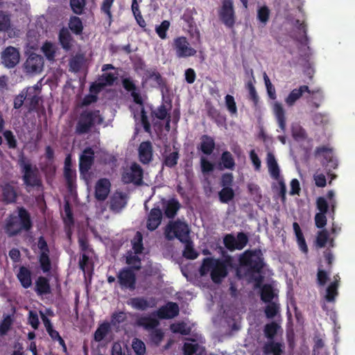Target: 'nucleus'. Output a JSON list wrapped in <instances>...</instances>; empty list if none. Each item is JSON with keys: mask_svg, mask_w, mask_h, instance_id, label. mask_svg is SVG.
I'll use <instances>...</instances> for the list:
<instances>
[{"mask_svg": "<svg viewBox=\"0 0 355 355\" xmlns=\"http://www.w3.org/2000/svg\"><path fill=\"white\" fill-rule=\"evenodd\" d=\"M235 267L234 258L227 254L223 259L205 257L202 259L199 268L200 276L210 274L211 279L215 284H220L228 275L229 270Z\"/></svg>", "mask_w": 355, "mask_h": 355, "instance_id": "f257e3e1", "label": "nucleus"}, {"mask_svg": "<svg viewBox=\"0 0 355 355\" xmlns=\"http://www.w3.org/2000/svg\"><path fill=\"white\" fill-rule=\"evenodd\" d=\"M239 263L245 269V275L253 280L259 286L263 282V270L266 263L259 249L247 250L239 258Z\"/></svg>", "mask_w": 355, "mask_h": 355, "instance_id": "f03ea898", "label": "nucleus"}, {"mask_svg": "<svg viewBox=\"0 0 355 355\" xmlns=\"http://www.w3.org/2000/svg\"><path fill=\"white\" fill-rule=\"evenodd\" d=\"M18 215L10 214L5 220L3 230L11 238L20 234L23 231L28 232L33 227L30 213L23 207H18Z\"/></svg>", "mask_w": 355, "mask_h": 355, "instance_id": "7ed1b4c3", "label": "nucleus"}, {"mask_svg": "<svg viewBox=\"0 0 355 355\" xmlns=\"http://www.w3.org/2000/svg\"><path fill=\"white\" fill-rule=\"evenodd\" d=\"M103 122L104 117L100 110L90 108L83 109L77 115L75 133L77 135H87Z\"/></svg>", "mask_w": 355, "mask_h": 355, "instance_id": "20e7f679", "label": "nucleus"}, {"mask_svg": "<svg viewBox=\"0 0 355 355\" xmlns=\"http://www.w3.org/2000/svg\"><path fill=\"white\" fill-rule=\"evenodd\" d=\"M122 86L125 91L130 92V95L133 98V101L139 105H141V123L143 125L144 130L146 132H151V125L148 121L147 114L143 106L144 101L142 97L139 93V91L136 86L134 80L130 78H123L121 80Z\"/></svg>", "mask_w": 355, "mask_h": 355, "instance_id": "39448f33", "label": "nucleus"}, {"mask_svg": "<svg viewBox=\"0 0 355 355\" xmlns=\"http://www.w3.org/2000/svg\"><path fill=\"white\" fill-rule=\"evenodd\" d=\"M164 237L167 241L178 239L180 242L190 239V229L187 223L178 219L170 221L164 228Z\"/></svg>", "mask_w": 355, "mask_h": 355, "instance_id": "423d86ee", "label": "nucleus"}, {"mask_svg": "<svg viewBox=\"0 0 355 355\" xmlns=\"http://www.w3.org/2000/svg\"><path fill=\"white\" fill-rule=\"evenodd\" d=\"M19 165L23 173L22 180L26 187H38L42 186V180L38 175L37 166H33L24 156L19 159Z\"/></svg>", "mask_w": 355, "mask_h": 355, "instance_id": "0eeeda50", "label": "nucleus"}, {"mask_svg": "<svg viewBox=\"0 0 355 355\" xmlns=\"http://www.w3.org/2000/svg\"><path fill=\"white\" fill-rule=\"evenodd\" d=\"M218 17L222 23L227 28H232L234 26L236 14L233 0H221Z\"/></svg>", "mask_w": 355, "mask_h": 355, "instance_id": "6e6552de", "label": "nucleus"}, {"mask_svg": "<svg viewBox=\"0 0 355 355\" xmlns=\"http://www.w3.org/2000/svg\"><path fill=\"white\" fill-rule=\"evenodd\" d=\"M144 171L136 162L131 164L130 169L123 171L121 174V180L124 184L132 183L137 186L144 184Z\"/></svg>", "mask_w": 355, "mask_h": 355, "instance_id": "1a4fd4ad", "label": "nucleus"}, {"mask_svg": "<svg viewBox=\"0 0 355 355\" xmlns=\"http://www.w3.org/2000/svg\"><path fill=\"white\" fill-rule=\"evenodd\" d=\"M44 63L42 55L31 53L23 64L24 71L31 75L40 73L43 69Z\"/></svg>", "mask_w": 355, "mask_h": 355, "instance_id": "9d476101", "label": "nucleus"}, {"mask_svg": "<svg viewBox=\"0 0 355 355\" xmlns=\"http://www.w3.org/2000/svg\"><path fill=\"white\" fill-rule=\"evenodd\" d=\"M117 279L121 289L134 291L136 288V275L130 268L120 270L117 274Z\"/></svg>", "mask_w": 355, "mask_h": 355, "instance_id": "9b49d317", "label": "nucleus"}, {"mask_svg": "<svg viewBox=\"0 0 355 355\" xmlns=\"http://www.w3.org/2000/svg\"><path fill=\"white\" fill-rule=\"evenodd\" d=\"M322 155L326 162L322 163L327 168H328L327 175L334 180L336 178V175L331 173V169H335L338 166V162L331 155V150L327 146H322L317 147L315 150V155L319 156Z\"/></svg>", "mask_w": 355, "mask_h": 355, "instance_id": "f8f14e48", "label": "nucleus"}, {"mask_svg": "<svg viewBox=\"0 0 355 355\" xmlns=\"http://www.w3.org/2000/svg\"><path fill=\"white\" fill-rule=\"evenodd\" d=\"M304 92H307L309 94H320V101L324 98L323 93L320 89L311 90L307 85H301L299 88L293 89L286 98L285 102L287 105L293 106L302 96Z\"/></svg>", "mask_w": 355, "mask_h": 355, "instance_id": "ddd939ff", "label": "nucleus"}, {"mask_svg": "<svg viewBox=\"0 0 355 355\" xmlns=\"http://www.w3.org/2000/svg\"><path fill=\"white\" fill-rule=\"evenodd\" d=\"M1 58L5 67L12 69L19 62L20 53L17 48L9 46L1 52Z\"/></svg>", "mask_w": 355, "mask_h": 355, "instance_id": "4468645a", "label": "nucleus"}, {"mask_svg": "<svg viewBox=\"0 0 355 355\" xmlns=\"http://www.w3.org/2000/svg\"><path fill=\"white\" fill-rule=\"evenodd\" d=\"M173 47L179 58L193 56L196 53V50L189 46L187 37L184 36L178 37L174 40Z\"/></svg>", "mask_w": 355, "mask_h": 355, "instance_id": "2eb2a0df", "label": "nucleus"}, {"mask_svg": "<svg viewBox=\"0 0 355 355\" xmlns=\"http://www.w3.org/2000/svg\"><path fill=\"white\" fill-rule=\"evenodd\" d=\"M14 184H17V182L11 181L0 184L1 202L5 205L13 204L17 202L18 197L17 188L13 185Z\"/></svg>", "mask_w": 355, "mask_h": 355, "instance_id": "dca6fc26", "label": "nucleus"}, {"mask_svg": "<svg viewBox=\"0 0 355 355\" xmlns=\"http://www.w3.org/2000/svg\"><path fill=\"white\" fill-rule=\"evenodd\" d=\"M180 309L177 303L168 302L165 305L162 306L155 313V315L161 320L171 319L179 315Z\"/></svg>", "mask_w": 355, "mask_h": 355, "instance_id": "f3484780", "label": "nucleus"}, {"mask_svg": "<svg viewBox=\"0 0 355 355\" xmlns=\"http://www.w3.org/2000/svg\"><path fill=\"white\" fill-rule=\"evenodd\" d=\"M94 162V150L91 147L85 148L79 159V171L80 174L86 173L91 168Z\"/></svg>", "mask_w": 355, "mask_h": 355, "instance_id": "a211bd4d", "label": "nucleus"}, {"mask_svg": "<svg viewBox=\"0 0 355 355\" xmlns=\"http://www.w3.org/2000/svg\"><path fill=\"white\" fill-rule=\"evenodd\" d=\"M162 217V209L159 206L154 207L148 214L146 228L150 231L155 230L160 225Z\"/></svg>", "mask_w": 355, "mask_h": 355, "instance_id": "6ab92c4d", "label": "nucleus"}, {"mask_svg": "<svg viewBox=\"0 0 355 355\" xmlns=\"http://www.w3.org/2000/svg\"><path fill=\"white\" fill-rule=\"evenodd\" d=\"M127 304L132 309L139 311H145L148 308H153L156 306V300L155 298L151 297L148 301L144 297H135L130 298Z\"/></svg>", "mask_w": 355, "mask_h": 355, "instance_id": "aec40b11", "label": "nucleus"}, {"mask_svg": "<svg viewBox=\"0 0 355 355\" xmlns=\"http://www.w3.org/2000/svg\"><path fill=\"white\" fill-rule=\"evenodd\" d=\"M111 183L107 178H101L96 183L95 198L99 201L105 200L110 191Z\"/></svg>", "mask_w": 355, "mask_h": 355, "instance_id": "412c9836", "label": "nucleus"}, {"mask_svg": "<svg viewBox=\"0 0 355 355\" xmlns=\"http://www.w3.org/2000/svg\"><path fill=\"white\" fill-rule=\"evenodd\" d=\"M153 146L150 141H142L139 146V161L144 164H149L153 159Z\"/></svg>", "mask_w": 355, "mask_h": 355, "instance_id": "4be33fe9", "label": "nucleus"}, {"mask_svg": "<svg viewBox=\"0 0 355 355\" xmlns=\"http://www.w3.org/2000/svg\"><path fill=\"white\" fill-rule=\"evenodd\" d=\"M162 208L164 214L168 218H173L180 208V203L175 198L168 200H162Z\"/></svg>", "mask_w": 355, "mask_h": 355, "instance_id": "5701e85b", "label": "nucleus"}, {"mask_svg": "<svg viewBox=\"0 0 355 355\" xmlns=\"http://www.w3.org/2000/svg\"><path fill=\"white\" fill-rule=\"evenodd\" d=\"M126 205L125 196L120 191H116L110 200V209L116 212L120 211Z\"/></svg>", "mask_w": 355, "mask_h": 355, "instance_id": "b1692460", "label": "nucleus"}, {"mask_svg": "<svg viewBox=\"0 0 355 355\" xmlns=\"http://www.w3.org/2000/svg\"><path fill=\"white\" fill-rule=\"evenodd\" d=\"M17 278L24 288H28L32 286V272L26 266L19 267Z\"/></svg>", "mask_w": 355, "mask_h": 355, "instance_id": "393cba45", "label": "nucleus"}, {"mask_svg": "<svg viewBox=\"0 0 355 355\" xmlns=\"http://www.w3.org/2000/svg\"><path fill=\"white\" fill-rule=\"evenodd\" d=\"M35 291L38 295H45L51 293L49 279L44 276H40L35 281Z\"/></svg>", "mask_w": 355, "mask_h": 355, "instance_id": "a878e982", "label": "nucleus"}, {"mask_svg": "<svg viewBox=\"0 0 355 355\" xmlns=\"http://www.w3.org/2000/svg\"><path fill=\"white\" fill-rule=\"evenodd\" d=\"M26 106L28 111L37 110L41 102V97L34 94V89H27L26 92Z\"/></svg>", "mask_w": 355, "mask_h": 355, "instance_id": "bb28decb", "label": "nucleus"}, {"mask_svg": "<svg viewBox=\"0 0 355 355\" xmlns=\"http://www.w3.org/2000/svg\"><path fill=\"white\" fill-rule=\"evenodd\" d=\"M5 121L3 118V115L0 112V132L3 133L5 139L7 141V145L9 148L15 149L17 146V141L14 135L13 132L10 130H4Z\"/></svg>", "mask_w": 355, "mask_h": 355, "instance_id": "cd10ccee", "label": "nucleus"}, {"mask_svg": "<svg viewBox=\"0 0 355 355\" xmlns=\"http://www.w3.org/2000/svg\"><path fill=\"white\" fill-rule=\"evenodd\" d=\"M200 144V150L203 154L210 155L215 149V141L212 137L207 135H203Z\"/></svg>", "mask_w": 355, "mask_h": 355, "instance_id": "c85d7f7f", "label": "nucleus"}, {"mask_svg": "<svg viewBox=\"0 0 355 355\" xmlns=\"http://www.w3.org/2000/svg\"><path fill=\"white\" fill-rule=\"evenodd\" d=\"M117 77L112 73H105L102 74L99 78V83L96 85H92L91 90H95L96 92H99L101 88L105 86H112L114 85Z\"/></svg>", "mask_w": 355, "mask_h": 355, "instance_id": "c756f323", "label": "nucleus"}, {"mask_svg": "<svg viewBox=\"0 0 355 355\" xmlns=\"http://www.w3.org/2000/svg\"><path fill=\"white\" fill-rule=\"evenodd\" d=\"M266 160L270 176L275 180H279L280 178V170L274 155L272 153H268Z\"/></svg>", "mask_w": 355, "mask_h": 355, "instance_id": "7c9ffc66", "label": "nucleus"}, {"mask_svg": "<svg viewBox=\"0 0 355 355\" xmlns=\"http://www.w3.org/2000/svg\"><path fill=\"white\" fill-rule=\"evenodd\" d=\"M273 110L279 128L284 132L286 130V116L282 104L278 102L275 103Z\"/></svg>", "mask_w": 355, "mask_h": 355, "instance_id": "2f4dec72", "label": "nucleus"}, {"mask_svg": "<svg viewBox=\"0 0 355 355\" xmlns=\"http://www.w3.org/2000/svg\"><path fill=\"white\" fill-rule=\"evenodd\" d=\"M295 24L297 29L302 32L299 33V35L296 36L295 40L302 46H306L309 44V37L307 36V28L306 25L304 22H301L300 20L297 19Z\"/></svg>", "mask_w": 355, "mask_h": 355, "instance_id": "473e14b6", "label": "nucleus"}, {"mask_svg": "<svg viewBox=\"0 0 355 355\" xmlns=\"http://www.w3.org/2000/svg\"><path fill=\"white\" fill-rule=\"evenodd\" d=\"M184 244V248L182 252V256L187 259H195L198 257V253L194 249V245L192 240L190 239L182 242Z\"/></svg>", "mask_w": 355, "mask_h": 355, "instance_id": "72a5a7b5", "label": "nucleus"}, {"mask_svg": "<svg viewBox=\"0 0 355 355\" xmlns=\"http://www.w3.org/2000/svg\"><path fill=\"white\" fill-rule=\"evenodd\" d=\"M136 324L139 327H142L146 329H154L159 325V321L150 316H141L136 321Z\"/></svg>", "mask_w": 355, "mask_h": 355, "instance_id": "f704fd0d", "label": "nucleus"}, {"mask_svg": "<svg viewBox=\"0 0 355 355\" xmlns=\"http://www.w3.org/2000/svg\"><path fill=\"white\" fill-rule=\"evenodd\" d=\"M59 42L64 49L69 50L71 48L72 37L67 28H62L58 35Z\"/></svg>", "mask_w": 355, "mask_h": 355, "instance_id": "c9c22d12", "label": "nucleus"}, {"mask_svg": "<svg viewBox=\"0 0 355 355\" xmlns=\"http://www.w3.org/2000/svg\"><path fill=\"white\" fill-rule=\"evenodd\" d=\"M220 164L223 168L233 171L235 168V160L232 153L227 150L223 151L220 156Z\"/></svg>", "mask_w": 355, "mask_h": 355, "instance_id": "e433bc0d", "label": "nucleus"}, {"mask_svg": "<svg viewBox=\"0 0 355 355\" xmlns=\"http://www.w3.org/2000/svg\"><path fill=\"white\" fill-rule=\"evenodd\" d=\"M69 28L75 35H81L83 31V21L79 17L71 16L69 20Z\"/></svg>", "mask_w": 355, "mask_h": 355, "instance_id": "4c0bfd02", "label": "nucleus"}, {"mask_svg": "<svg viewBox=\"0 0 355 355\" xmlns=\"http://www.w3.org/2000/svg\"><path fill=\"white\" fill-rule=\"evenodd\" d=\"M270 10L267 6H262L257 9V18L263 27L269 21Z\"/></svg>", "mask_w": 355, "mask_h": 355, "instance_id": "58836bf2", "label": "nucleus"}, {"mask_svg": "<svg viewBox=\"0 0 355 355\" xmlns=\"http://www.w3.org/2000/svg\"><path fill=\"white\" fill-rule=\"evenodd\" d=\"M283 350V345L281 343L275 342L272 340L268 341L263 346V352L265 355H269Z\"/></svg>", "mask_w": 355, "mask_h": 355, "instance_id": "ea45409f", "label": "nucleus"}, {"mask_svg": "<svg viewBox=\"0 0 355 355\" xmlns=\"http://www.w3.org/2000/svg\"><path fill=\"white\" fill-rule=\"evenodd\" d=\"M235 196L234 191L232 187H223L218 192L219 200L222 203L227 204L234 199Z\"/></svg>", "mask_w": 355, "mask_h": 355, "instance_id": "a19ab883", "label": "nucleus"}, {"mask_svg": "<svg viewBox=\"0 0 355 355\" xmlns=\"http://www.w3.org/2000/svg\"><path fill=\"white\" fill-rule=\"evenodd\" d=\"M10 14L8 12L0 11V32H8L11 28Z\"/></svg>", "mask_w": 355, "mask_h": 355, "instance_id": "79ce46f5", "label": "nucleus"}, {"mask_svg": "<svg viewBox=\"0 0 355 355\" xmlns=\"http://www.w3.org/2000/svg\"><path fill=\"white\" fill-rule=\"evenodd\" d=\"M171 108V104L169 105V108H167L164 103H162L156 110L152 111L151 116L159 120H165L168 116H171L168 113Z\"/></svg>", "mask_w": 355, "mask_h": 355, "instance_id": "37998d69", "label": "nucleus"}, {"mask_svg": "<svg viewBox=\"0 0 355 355\" xmlns=\"http://www.w3.org/2000/svg\"><path fill=\"white\" fill-rule=\"evenodd\" d=\"M338 281L335 280L331 282L329 286L327 288V293L325 295V299L327 302H333L335 301L336 296L338 294Z\"/></svg>", "mask_w": 355, "mask_h": 355, "instance_id": "c03bdc74", "label": "nucleus"}, {"mask_svg": "<svg viewBox=\"0 0 355 355\" xmlns=\"http://www.w3.org/2000/svg\"><path fill=\"white\" fill-rule=\"evenodd\" d=\"M110 330V324L107 322H104L99 325L94 333V340L96 342H101L103 340L105 337L107 335Z\"/></svg>", "mask_w": 355, "mask_h": 355, "instance_id": "a18cd8bd", "label": "nucleus"}, {"mask_svg": "<svg viewBox=\"0 0 355 355\" xmlns=\"http://www.w3.org/2000/svg\"><path fill=\"white\" fill-rule=\"evenodd\" d=\"M13 324V319L9 314L3 315V320L0 322V336H5L10 330Z\"/></svg>", "mask_w": 355, "mask_h": 355, "instance_id": "49530a36", "label": "nucleus"}, {"mask_svg": "<svg viewBox=\"0 0 355 355\" xmlns=\"http://www.w3.org/2000/svg\"><path fill=\"white\" fill-rule=\"evenodd\" d=\"M69 5L73 13L81 15L85 12L86 0H70Z\"/></svg>", "mask_w": 355, "mask_h": 355, "instance_id": "de8ad7c7", "label": "nucleus"}, {"mask_svg": "<svg viewBox=\"0 0 355 355\" xmlns=\"http://www.w3.org/2000/svg\"><path fill=\"white\" fill-rule=\"evenodd\" d=\"M49 254V253L41 252L39 256V263L44 273L50 272L51 269V262Z\"/></svg>", "mask_w": 355, "mask_h": 355, "instance_id": "09e8293b", "label": "nucleus"}, {"mask_svg": "<svg viewBox=\"0 0 355 355\" xmlns=\"http://www.w3.org/2000/svg\"><path fill=\"white\" fill-rule=\"evenodd\" d=\"M179 157L178 151L172 152L164 157L163 165L168 168H173L177 165Z\"/></svg>", "mask_w": 355, "mask_h": 355, "instance_id": "8fccbe9b", "label": "nucleus"}, {"mask_svg": "<svg viewBox=\"0 0 355 355\" xmlns=\"http://www.w3.org/2000/svg\"><path fill=\"white\" fill-rule=\"evenodd\" d=\"M261 300L264 302H271L274 297L272 287L269 284H265L261 289Z\"/></svg>", "mask_w": 355, "mask_h": 355, "instance_id": "3c124183", "label": "nucleus"}, {"mask_svg": "<svg viewBox=\"0 0 355 355\" xmlns=\"http://www.w3.org/2000/svg\"><path fill=\"white\" fill-rule=\"evenodd\" d=\"M64 211L65 217L64 218V223L66 226L71 227L74 225L73 214L69 201H66L64 205Z\"/></svg>", "mask_w": 355, "mask_h": 355, "instance_id": "603ef678", "label": "nucleus"}, {"mask_svg": "<svg viewBox=\"0 0 355 355\" xmlns=\"http://www.w3.org/2000/svg\"><path fill=\"white\" fill-rule=\"evenodd\" d=\"M278 328L279 325L275 322L266 324L263 329L265 336L268 339L273 340L277 333Z\"/></svg>", "mask_w": 355, "mask_h": 355, "instance_id": "864d4df0", "label": "nucleus"}, {"mask_svg": "<svg viewBox=\"0 0 355 355\" xmlns=\"http://www.w3.org/2000/svg\"><path fill=\"white\" fill-rule=\"evenodd\" d=\"M132 249L136 254H141L144 250L142 234L137 232L132 241Z\"/></svg>", "mask_w": 355, "mask_h": 355, "instance_id": "5fc2aeb1", "label": "nucleus"}, {"mask_svg": "<svg viewBox=\"0 0 355 355\" xmlns=\"http://www.w3.org/2000/svg\"><path fill=\"white\" fill-rule=\"evenodd\" d=\"M64 177L66 180L67 187L69 190L71 191L76 178V171L73 169L64 170Z\"/></svg>", "mask_w": 355, "mask_h": 355, "instance_id": "6e6d98bb", "label": "nucleus"}, {"mask_svg": "<svg viewBox=\"0 0 355 355\" xmlns=\"http://www.w3.org/2000/svg\"><path fill=\"white\" fill-rule=\"evenodd\" d=\"M170 21L168 20H164L161 24L155 27V32L162 40L167 38V31L170 27Z\"/></svg>", "mask_w": 355, "mask_h": 355, "instance_id": "4d7b16f0", "label": "nucleus"}, {"mask_svg": "<svg viewBox=\"0 0 355 355\" xmlns=\"http://www.w3.org/2000/svg\"><path fill=\"white\" fill-rule=\"evenodd\" d=\"M42 50L47 60L50 61L55 60V50L52 43L46 42L43 44Z\"/></svg>", "mask_w": 355, "mask_h": 355, "instance_id": "13d9d810", "label": "nucleus"}, {"mask_svg": "<svg viewBox=\"0 0 355 355\" xmlns=\"http://www.w3.org/2000/svg\"><path fill=\"white\" fill-rule=\"evenodd\" d=\"M171 329L173 333H178L184 336H187L190 334V329L188 328L187 324L183 322L171 324Z\"/></svg>", "mask_w": 355, "mask_h": 355, "instance_id": "bf43d9fd", "label": "nucleus"}, {"mask_svg": "<svg viewBox=\"0 0 355 355\" xmlns=\"http://www.w3.org/2000/svg\"><path fill=\"white\" fill-rule=\"evenodd\" d=\"M164 338V333L160 329H154L150 334V340L156 346H158Z\"/></svg>", "mask_w": 355, "mask_h": 355, "instance_id": "052dcab7", "label": "nucleus"}, {"mask_svg": "<svg viewBox=\"0 0 355 355\" xmlns=\"http://www.w3.org/2000/svg\"><path fill=\"white\" fill-rule=\"evenodd\" d=\"M223 243L225 248L230 251L237 250L236 238L232 234H227L224 236Z\"/></svg>", "mask_w": 355, "mask_h": 355, "instance_id": "680f3d73", "label": "nucleus"}, {"mask_svg": "<svg viewBox=\"0 0 355 355\" xmlns=\"http://www.w3.org/2000/svg\"><path fill=\"white\" fill-rule=\"evenodd\" d=\"M132 349L137 355H144L146 353V345L144 343L139 339L134 338L132 344Z\"/></svg>", "mask_w": 355, "mask_h": 355, "instance_id": "e2e57ef3", "label": "nucleus"}, {"mask_svg": "<svg viewBox=\"0 0 355 355\" xmlns=\"http://www.w3.org/2000/svg\"><path fill=\"white\" fill-rule=\"evenodd\" d=\"M114 0H103L101 6V10L102 12H103L105 15H106L107 17L108 18L110 23L112 20V14L111 12V8L114 3Z\"/></svg>", "mask_w": 355, "mask_h": 355, "instance_id": "0e129e2a", "label": "nucleus"}, {"mask_svg": "<svg viewBox=\"0 0 355 355\" xmlns=\"http://www.w3.org/2000/svg\"><path fill=\"white\" fill-rule=\"evenodd\" d=\"M329 239V233L326 230L318 232L316 237V244L319 248H323L326 245Z\"/></svg>", "mask_w": 355, "mask_h": 355, "instance_id": "69168bd1", "label": "nucleus"}, {"mask_svg": "<svg viewBox=\"0 0 355 355\" xmlns=\"http://www.w3.org/2000/svg\"><path fill=\"white\" fill-rule=\"evenodd\" d=\"M265 309V313L268 318H273L279 312V306L275 302H268Z\"/></svg>", "mask_w": 355, "mask_h": 355, "instance_id": "338daca9", "label": "nucleus"}, {"mask_svg": "<svg viewBox=\"0 0 355 355\" xmlns=\"http://www.w3.org/2000/svg\"><path fill=\"white\" fill-rule=\"evenodd\" d=\"M207 115L211 119L214 120V121L218 124L220 123L223 121H224V118L221 116L219 111L213 106L209 107L207 110Z\"/></svg>", "mask_w": 355, "mask_h": 355, "instance_id": "774afa93", "label": "nucleus"}]
</instances>
